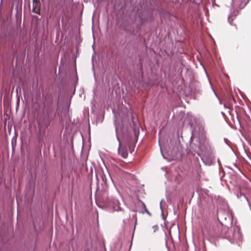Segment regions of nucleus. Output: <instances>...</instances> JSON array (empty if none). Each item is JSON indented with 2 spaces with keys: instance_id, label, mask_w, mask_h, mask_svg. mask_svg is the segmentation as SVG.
<instances>
[{
  "instance_id": "f257e3e1",
  "label": "nucleus",
  "mask_w": 251,
  "mask_h": 251,
  "mask_svg": "<svg viewBox=\"0 0 251 251\" xmlns=\"http://www.w3.org/2000/svg\"><path fill=\"white\" fill-rule=\"evenodd\" d=\"M199 148L200 152H198L197 153L199 156H201V154H208L211 151V147L209 142L206 139L200 142Z\"/></svg>"
},
{
  "instance_id": "f03ea898",
  "label": "nucleus",
  "mask_w": 251,
  "mask_h": 251,
  "mask_svg": "<svg viewBox=\"0 0 251 251\" xmlns=\"http://www.w3.org/2000/svg\"><path fill=\"white\" fill-rule=\"evenodd\" d=\"M50 121L48 118H44L42 121H38V131L40 135H44L45 133L46 128L50 125Z\"/></svg>"
},
{
  "instance_id": "7ed1b4c3",
  "label": "nucleus",
  "mask_w": 251,
  "mask_h": 251,
  "mask_svg": "<svg viewBox=\"0 0 251 251\" xmlns=\"http://www.w3.org/2000/svg\"><path fill=\"white\" fill-rule=\"evenodd\" d=\"M117 139L119 142V146L118 150V153L121 155L122 157L124 158H126L128 156V152L127 151L126 147V146L124 147L122 146L120 141V139L118 137H117Z\"/></svg>"
},
{
  "instance_id": "20e7f679",
  "label": "nucleus",
  "mask_w": 251,
  "mask_h": 251,
  "mask_svg": "<svg viewBox=\"0 0 251 251\" xmlns=\"http://www.w3.org/2000/svg\"><path fill=\"white\" fill-rule=\"evenodd\" d=\"M250 0H234V2L238 5L239 8H243L249 2Z\"/></svg>"
},
{
  "instance_id": "39448f33",
  "label": "nucleus",
  "mask_w": 251,
  "mask_h": 251,
  "mask_svg": "<svg viewBox=\"0 0 251 251\" xmlns=\"http://www.w3.org/2000/svg\"><path fill=\"white\" fill-rule=\"evenodd\" d=\"M39 4V0H33V9L32 12L37 14H39L40 10L37 8V6Z\"/></svg>"
},
{
  "instance_id": "423d86ee",
  "label": "nucleus",
  "mask_w": 251,
  "mask_h": 251,
  "mask_svg": "<svg viewBox=\"0 0 251 251\" xmlns=\"http://www.w3.org/2000/svg\"><path fill=\"white\" fill-rule=\"evenodd\" d=\"M138 133L136 132L135 131V136L136 137H137V136H138Z\"/></svg>"
}]
</instances>
